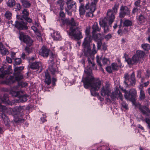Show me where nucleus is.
Segmentation results:
<instances>
[{"label": "nucleus", "mask_w": 150, "mask_h": 150, "mask_svg": "<svg viewBox=\"0 0 150 150\" xmlns=\"http://www.w3.org/2000/svg\"><path fill=\"white\" fill-rule=\"evenodd\" d=\"M65 10L67 12V13L69 16H71L72 13L71 12V11H69L70 10L69 9H67V8H65Z\"/></svg>", "instance_id": "e2e57ef3"}, {"label": "nucleus", "mask_w": 150, "mask_h": 150, "mask_svg": "<svg viewBox=\"0 0 150 150\" xmlns=\"http://www.w3.org/2000/svg\"><path fill=\"white\" fill-rule=\"evenodd\" d=\"M26 25V23L25 22L22 18L19 21H16L15 24V27L19 30L27 29L28 27Z\"/></svg>", "instance_id": "9d476101"}, {"label": "nucleus", "mask_w": 150, "mask_h": 150, "mask_svg": "<svg viewBox=\"0 0 150 150\" xmlns=\"http://www.w3.org/2000/svg\"><path fill=\"white\" fill-rule=\"evenodd\" d=\"M145 98V95L144 91H140L139 99L140 100H144Z\"/></svg>", "instance_id": "4c0bfd02"}, {"label": "nucleus", "mask_w": 150, "mask_h": 150, "mask_svg": "<svg viewBox=\"0 0 150 150\" xmlns=\"http://www.w3.org/2000/svg\"><path fill=\"white\" fill-rule=\"evenodd\" d=\"M82 81L86 88L91 87V92L92 95L93 96H98V94L97 91L103 86L100 80L94 79L92 76L89 75L84 79H83Z\"/></svg>", "instance_id": "f03ea898"}, {"label": "nucleus", "mask_w": 150, "mask_h": 150, "mask_svg": "<svg viewBox=\"0 0 150 150\" xmlns=\"http://www.w3.org/2000/svg\"><path fill=\"white\" fill-rule=\"evenodd\" d=\"M2 118L3 119L4 123L7 127L10 126V122L8 117L6 116L5 114H1Z\"/></svg>", "instance_id": "412c9836"}, {"label": "nucleus", "mask_w": 150, "mask_h": 150, "mask_svg": "<svg viewBox=\"0 0 150 150\" xmlns=\"http://www.w3.org/2000/svg\"><path fill=\"white\" fill-rule=\"evenodd\" d=\"M111 89L110 84L106 82L105 86H103L100 89L101 95L103 96H108L111 94Z\"/></svg>", "instance_id": "6e6552de"}, {"label": "nucleus", "mask_w": 150, "mask_h": 150, "mask_svg": "<svg viewBox=\"0 0 150 150\" xmlns=\"http://www.w3.org/2000/svg\"><path fill=\"white\" fill-rule=\"evenodd\" d=\"M22 14L23 15L22 16V19H23L27 17L28 15V13L27 10L24 9L22 11Z\"/></svg>", "instance_id": "79ce46f5"}, {"label": "nucleus", "mask_w": 150, "mask_h": 150, "mask_svg": "<svg viewBox=\"0 0 150 150\" xmlns=\"http://www.w3.org/2000/svg\"><path fill=\"white\" fill-rule=\"evenodd\" d=\"M144 87V86L143 85L141 84L139 85V89L140 90V91H144L143 90V88Z\"/></svg>", "instance_id": "680f3d73"}, {"label": "nucleus", "mask_w": 150, "mask_h": 150, "mask_svg": "<svg viewBox=\"0 0 150 150\" xmlns=\"http://www.w3.org/2000/svg\"><path fill=\"white\" fill-rule=\"evenodd\" d=\"M6 60L7 62L9 63H11L12 62V59L9 57H6Z\"/></svg>", "instance_id": "052dcab7"}, {"label": "nucleus", "mask_w": 150, "mask_h": 150, "mask_svg": "<svg viewBox=\"0 0 150 150\" xmlns=\"http://www.w3.org/2000/svg\"><path fill=\"white\" fill-rule=\"evenodd\" d=\"M108 21L109 25H111L115 19V14L113 11L109 10L107 12V16L106 17Z\"/></svg>", "instance_id": "ddd939ff"}, {"label": "nucleus", "mask_w": 150, "mask_h": 150, "mask_svg": "<svg viewBox=\"0 0 150 150\" xmlns=\"http://www.w3.org/2000/svg\"><path fill=\"white\" fill-rule=\"evenodd\" d=\"M50 59L48 62L49 64V69L52 74L54 75L57 71L56 69L53 67V65H54V59L56 57V56L53 54L52 52L50 53Z\"/></svg>", "instance_id": "0eeeda50"}, {"label": "nucleus", "mask_w": 150, "mask_h": 150, "mask_svg": "<svg viewBox=\"0 0 150 150\" xmlns=\"http://www.w3.org/2000/svg\"><path fill=\"white\" fill-rule=\"evenodd\" d=\"M4 70L3 68L2 67L0 68V77L1 78H3L5 75L11 73L10 69L5 71Z\"/></svg>", "instance_id": "4be33fe9"}, {"label": "nucleus", "mask_w": 150, "mask_h": 150, "mask_svg": "<svg viewBox=\"0 0 150 150\" xmlns=\"http://www.w3.org/2000/svg\"><path fill=\"white\" fill-rule=\"evenodd\" d=\"M96 62L98 65L100 66V69L103 70V69L101 67L102 64L101 63V58L99 56H97L96 57Z\"/></svg>", "instance_id": "c9c22d12"}, {"label": "nucleus", "mask_w": 150, "mask_h": 150, "mask_svg": "<svg viewBox=\"0 0 150 150\" xmlns=\"http://www.w3.org/2000/svg\"><path fill=\"white\" fill-rule=\"evenodd\" d=\"M59 14L60 16L62 17H64L65 16V14L62 11L60 12Z\"/></svg>", "instance_id": "69168bd1"}, {"label": "nucleus", "mask_w": 150, "mask_h": 150, "mask_svg": "<svg viewBox=\"0 0 150 150\" xmlns=\"http://www.w3.org/2000/svg\"><path fill=\"white\" fill-rule=\"evenodd\" d=\"M2 101L3 103H5L8 100V98L7 96H4L3 98H2L1 100Z\"/></svg>", "instance_id": "bf43d9fd"}, {"label": "nucleus", "mask_w": 150, "mask_h": 150, "mask_svg": "<svg viewBox=\"0 0 150 150\" xmlns=\"http://www.w3.org/2000/svg\"><path fill=\"white\" fill-rule=\"evenodd\" d=\"M134 61L135 64L138 63L139 60V58L138 57V56L136 54L134 55L132 57Z\"/></svg>", "instance_id": "c03bdc74"}, {"label": "nucleus", "mask_w": 150, "mask_h": 150, "mask_svg": "<svg viewBox=\"0 0 150 150\" xmlns=\"http://www.w3.org/2000/svg\"><path fill=\"white\" fill-rule=\"evenodd\" d=\"M132 21L128 19H125L123 23V26L128 27L132 26Z\"/></svg>", "instance_id": "cd10ccee"}, {"label": "nucleus", "mask_w": 150, "mask_h": 150, "mask_svg": "<svg viewBox=\"0 0 150 150\" xmlns=\"http://www.w3.org/2000/svg\"><path fill=\"white\" fill-rule=\"evenodd\" d=\"M31 28L35 32L37 31V30H38V29L37 28L34 26H31Z\"/></svg>", "instance_id": "0e129e2a"}, {"label": "nucleus", "mask_w": 150, "mask_h": 150, "mask_svg": "<svg viewBox=\"0 0 150 150\" xmlns=\"http://www.w3.org/2000/svg\"><path fill=\"white\" fill-rule=\"evenodd\" d=\"M112 100H114L115 98L119 99L122 100L123 96L118 88H116L115 90L112 93V95L110 96Z\"/></svg>", "instance_id": "9b49d317"}, {"label": "nucleus", "mask_w": 150, "mask_h": 150, "mask_svg": "<svg viewBox=\"0 0 150 150\" xmlns=\"http://www.w3.org/2000/svg\"><path fill=\"white\" fill-rule=\"evenodd\" d=\"M24 67L23 66L16 67L14 70V76H11L7 80L6 82L8 83H13L15 81H18L23 78V76L21 74V72L22 70L24 69Z\"/></svg>", "instance_id": "20e7f679"}, {"label": "nucleus", "mask_w": 150, "mask_h": 150, "mask_svg": "<svg viewBox=\"0 0 150 150\" xmlns=\"http://www.w3.org/2000/svg\"><path fill=\"white\" fill-rule=\"evenodd\" d=\"M29 96L26 94L21 95L19 96V102H23L26 101L27 100V98L29 97Z\"/></svg>", "instance_id": "c85d7f7f"}, {"label": "nucleus", "mask_w": 150, "mask_h": 150, "mask_svg": "<svg viewBox=\"0 0 150 150\" xmlns=\"http://www.w3.org/2000/svg\"><path fill=\"white\" fill-rule=\"evenodd\" d=\"M21 2L23 6L25 8H28L30 6L31 4L29 1H27L22 0Z\"/></svg>", "instance_id": "2f4dec72"}, {"label": "nucleus", "mask_w": 150, "mask_h": 150, "mask_svg": "<svg viewBox=\"0 0 150 150\" xmlns=\"http://www.w3.org/2000/svg\"><path fill=\"white\" fill-rule=\"evenodd\" d=\"M66 4L67 5V6L66 8H67V9L71 10L74 11H75L76 10V3L75 2H72L69 3L66 2Z\"/></svg>", "instance_id": "f3484780"}, {"label": "nucleus", "mask_w": 150, "mask_h": 150, "mask_svg": "<svg viewBox=\"0 0 150 150\" xmlns=\"http://www.w3.org/2000/svg\"><path fill=\"white\" fill-rule=\"evenodd\" d=\"M17 88V87H14L12 91L11 92V94L13 96L16 97L18 96L20 94V93L21 92V91H19L16 90Z\"/></svg>", "instance_id": "bb28decb"}, {"label": "nucleus", "mask_w": 150, "mask_h": 150, "mask_svg": "<svg viewBox=\"0 0 150 150\" xmlns=\"http://www.w3.org/2000/svg\"><path fill=\"white\" fill-rule=\"evenodd\" d=\"M129 76V75L128 74H125L124 78L125 80L124 81V83L126 87H128V84H130L133 86L135 85L136 82L134 72H133L132 73L130 78L128 79Z\"/></svg>", "instance_id": "423d86ee"}, {"label": "nucleus", "mask_w": 150, "mask_h": 150, "mask_svg": "<svg viewBox=\"0 0 150 150\" xmlns=\"http://www.w3.org/2000/svg\"><path fill=\"white\" fill-rule=\"evenodd\" d=\"M86 37L85 38L82 43L85 54L87 57L88 66L86 68L84 71L88 75H90L91 73L92 70L94 69L95 64L93 62L94 57L91 54V50L90 43L92 41V37L89 35L90 28H87L85 31Z\"/></svg>", "instance_id": "f257e3e1"}, {"label": "nucleus", "mask_w": 150, "mask_h": 150, "mask_svg": "<svg viewBox=\"0 0 150 150\" xmlns=\"http://www.w3.org/2000/svg\"><path fill=\"white\" fill-rule=\"evenodd\" d=\"M108 20L106 17L103 18L101 19L99 21V24L101 26H104L107 25Z\"/></svg>", "instance_id": "a878e982"}, {"label": "nucleus", "mask_w": 150, "mask_h": 150, "mask_svg": "<svg viewBox=\"0 0 150 150\" xmlns=\"http://www.w3.org/2000/svg\"><path fill=\"white\" fill-rule=\"evenodd\" d=\"M110 25V26L107 25H105L104 26H102L104 28V32L105 33H107L109 32L110 28L111 27V26Z\"/></svg>", "instance_id": "a19ab883"}, {"label": "nucleus", "mask_w": 150, "mask_h": 150, "mask_svg": "<svg viewBox=\"0 0 150 150\" xmlns=\"http://www.w3.org/2000/svg\"><path fill=\"white\" fill-rule=\"evenodd\" d=\"M50 50L46 47L43 46L40 50L39 53L42 56L44 57H48Z\"/></svg>", "instance_id": "2eb2a0df"}, {"label": "nucleus", "mask_w": 150, "mask_h": 150, "mask_svg": "<svg viewBox=\"0 0 150 150\" xmlns=\"http://www.w3.org/2000/svg\"><path fill=\"white\" fill-rule=\"evenodd\" d=\"M93 36L95 40L96 41H102L103 39V35L100 33L97 34L95 35H94V36Z\"/></svg>", "instance_id": "b1692460"}, {"label": "nucleus", "mask_w": 150, "mask_h": 150, "mask_svg": "<svg viewBox=\"0 0 150 150\" xmlns=\"http://www.w3.org/2000/svg\"><path fill=\"white\" fill-rule=\"evenodd\" d=\"M0 51L1 53L3 55H6L8 54V50L3 46L1 42H0Z\"/></svg>", "instance_id": "5701e85b"}, {"label": "nucleus", "mask_w": 150, "mask_h": 150, "mask_svg": "<svg viewBox=\"0 0 150 150\" xmlns=\"http://www.w3.org/2000/svg\"><path fill=\"white\" fill-rule=\"evenodd\" d=\"M98 0H91V4L89 5V3L88 2L86 4L85 8L86 9H90L91 11L94 12L96 10V5Z\"/></svg>", "instance_id": "f8f14e48"}, {"label": "nucleus", "mask_w": 150, "mask_h": 150, "mask_svg": "<svg viewBox=\"0 0 150 150\" xmlns=\"http://www.w3.org/2000/svg\"><path fill=\"white\" fill-rule=\"evenodd\" d=\"M109 61V59L105 58H103L102 59V62L103 64L105 65L107 64Z\"/></svg>", "instance_id": "de8ad7c7"}, {"label": "nucleus", "mask_w": 150, "mask_h": 150, "mask_svg": "<svg viewBox=\"0 0 150 150\" xmlns=\"http://www.w3.org/2000/svg\"><path fill=\"white\" fill-rule=\"evenodd\" d=\"M19 38L20 40L26 43L28 46H30L33 42V41L28 35H25L22 32H20Z\"/></svg>", "instance_id": "1a4fd4ad"}, {"label": "nucleus", "mask_w": 150, "mask_h": 150, "mask_svg": "<svg viewBox=\"0 0 150 150\" xmlns=\"http://www.w3.org/2000/svg\"><path fill=\"white\" fill-rule=\"evenodd\" d=\"M35 33H36V34L40 38L41 34L40 33V32L38 30H37V31L35 32Z\"/></svg>", "instance_id": "338daca9"}, {"label": "nucleus", "mask_w": 150, "mask_h": 150, "mask_svg": "<svg viewBox=\"0 0 150 150\" xmlns=\"http://www.w3.org/2000/svg\"><path fill=\"white\" fill-rule=\"evenodd\" d=\"M7 5L10 7H13L15 5V0H8L7 2Z\"/></svg>", "instance_id": "f704fd0d"}, {"label": "nucleus", "mask_w": 150, "mask_h": 150, "mask_svg": "<svg viewBox=\"0 0 150 150\" xmlns=\"http://www.w3.org/2000/svg\"><path fill=\"white\" fill-rule=\"evenodd\" d=\"M136 54L137 55L139 58H141L144 57L145 55V53L142 51L137 50L136 51Z\"/></svg>", "instance_id": "473e14b6"}, {"label": "nucleus", "mask_w": 150, "mask_h": 150, "mask_svg": "<svg viewBox=\"0 0 150 150\" xmlns=\"http://www.w3.org/2000/svg\"><path fill=\"white\" fill-rule=\"evenodd\" d=\"M120 17L123 18L126 15L128 14L130 12V11L126 6H122L120 9Z\"/></svg>", "instance_id": "4468645a"}, {"label": "nucleus", "mask_w": 150, "mask_h": 150, "mask_svg": "<svg viewBox=\"0 0 150 150\" xmlns=\"http://www.w3.org/2000/svg\"><path fill=\"white\" fill-rule=\"evenodd\" d=\"M106 71L109 73H111L112 72V70L111 67V66H107L106 68Z\"/></svg>", "instance_id": "603ef678"}, {"label": "nucleus", "mask_w": 150, "mask_h": 150, "mask_svg": "<svg viewBox=\"0 0 150 150\" xmlns=\"http://www.w3.org/2000/svg\"><path fill=\"white\" fill-rule=\"evenodd\" d=\"M90 10L91 11L87 13L86 14V16L88 17H93V12L91 11L90 9Z\"/></svg>", "instance_id": "6e6d98bb"}, {"label": "nucleus", "mask_w": 150, "mask_h": 150, "mask_svg": "<svg viewBox=\"0 0 150 150\" xmlns=\"http://www.w3.org/2000/svg\"><path fill=\"white\" fill-rule=\"evenodd\" d=\"M25 50L26 52L28 53V54L31 53L32 52V50L31 48L30 47H25Z\"/></svg>", "instance_id": "09e8293b"}, {"label": "nucleus", "mask_w": 150, "mask_h": 150, "mask_svg": "<svg viewBox=\"0 0 150 150\" xmlns=\"http://www.w3.org/2000/svg\"><path fill=\"white\" fill-rule=\"evenodd\" d=\"M122 106L126 109H127V105L124 102L122 103Z\"/></svg>", "instance_id": "13d9d810"}, {"label": "nucleus", "mask_w": 150, "mask_h": 150, "mask_svg": "<svg viewBox=\"0 0 150 150\" xmlns=\"http://www.w3.org/2000/svg\"><path fill=\"white\" fill-rule=\"evenodd\" d=\"M92 28L93 29L92 32L93 36H94L96 32H99L100 30V28L98 27V23L96 22L94 23L92 26Z\"/></svg>", "instance_id": "aec40b11"}, {"label": "nucleus", "mask_w": 150, "mask_h": 150, "mask_svg": "<svg viewBox=\"0 0 150 150\" xmlns=\"http://www.w3.org/2000/svg\"><path fill=\"white\" fill-rule=\"evenodd\" d=\"M142 48L145 50H148L150 49V46L147 44H143L142 45Z\"/></svg>", "instance_id": "ea45409f"}, {"label": "nucleus", "mask_w": 150, "mask_h": 150, "mask_svg": "<svg viewBox=\"0 0 150 150\" xmlns=\"http://www.w3.org/2000/svg\"><path fill=\"white\" fill-rule=\"evenodd\" d=\"M129 93H128L126 90H124V92L125 93L124 96L125 99L132 101L133 102L134 101L137 96V91L134 89H132L130 90Z\"/></svg>", "instance_id": "39448f33"}, {"label": "nucleus", "mask_w": 150, "mask_h": 150, "mask_svg": "<svg viewBox=\"0 0 150 150\" xmlns=\"http://www.w3.org/2000/svg\"><path fill=\"white\" fill-rule=\"evenodd\" d=\"M146 18L143 15H140L139 17V21L140 23H142L145 21Z\"/></svg>", "instance_id": "58836bf2"}, {"label": "nucleus", "mask_w": 150, "mask_h": 150, "mask_svg": "<svg viewBox=\"0 0 150 150\" xmlns=\"http://www.w3.org/2000/svg\"><path fill=\"white\" fill-rule=\"evenodd\" d=\"M122 65L117 64L115 63H113L111 64L112 69L114 71H116L118 69L119 67H121Z\"/></svg>", "instance_id": "c756f323"}, {"label": "nucleus", "mask_w": 150, "mask_h": 150, "mask_svg": "<svg viewBox=\"0 0 150 150\" xmlns=\"http://www.w3.org/2000/svg\"><path fill=\"white\" fill-rule=\"evenodd\" d=\"M28 85V83L25 82H22L19 83V86L21 87L26 86Z\"/></svg>", "instance_id": "a18cd8bd"}, {"label": "nucleus", "mask_w": 150, "mask_h": 150, "mask_svg": "<svg viewBox=\"0 0 150 150\" xmlns=\"http://www.w3.org/2000/svg\"><path fill=\"white\" fill-rule=\"evenodd\" d=\"M30 67L33 69H41L42 68V65L40 62H35L32 63L30 65Z\"/></svg>", "instance_id": "6ab92c4d"}, {"label": "nucleus", "mask_w": 150, "mask_h": 150, "mask_svg": "<svg viewBox=\"0 0 150 150\" xmlns=\"http://www.w3.org/2000/svg\"><path fill=\"white\" fill-rule=\"evenodd\" d=\"M15 64H20L21 62V59L20 58H16L15 60Z\"/></svg>", "instance_id": "49530a36"}, {"label": "nucleus", "mask_w": 150, "mask_h": 150, "mask_svg": "<svg viewBox=\"0 0 150 150\" xmlns=\"http://www.w3.org/2000/svg\"><path fill=\"white\" fill-rule=\"evenodd\" d=\"M4 15L6 18L8 20L11 19L12 16V14L10 11H6Z\"/></svg>", "instance_id": "72a5a7b5"}, {"label": "nucleus", "mask_w": 150, "mask_h": 150, "mask_svg": "<svg viewBox=\"0 0 150 150\" xmlns=\"http://www.w3.org/2000/svg\"><path fill=\"white\" fill-rule=\"evenodd\" d=\"M118 7L119 5L118 4H116L114 5V7L113 8V9L115 12V11L118 9Z\"/></svg>", "instance_id": "4d7b16f0"}, {"label": "nucleus", "mask_w": 150, "mask_h": 150, "mask_svg": "<svg viewBox=\"0 0 150 150\" xmlns=\"http://www.w3.org/2000/svg\"><path fill=\"white\" fill-rule=\"evenodd\" d=\"M145 121L146 122L148 125H150V119L148 118H146L145 119Z\"/></svg>", "instance_id": "774afa93"}, {"label": "nucleus", "mask_w": 150, "mask_h": 150, "mask_svg": "<svg viewBox=\"0 0 150 150\" xmlns=\"http://www.w3.org/2000/svg\"><path fill=\"white\" fill-rule=\"evenodd\" d=\"M112 37V35L110 34H108L106 35L104 37V38L107 40H108L110 39Z\"/></svg>", "instance_id": "5fc2aeb1"}, {"label": "nucleus", "mask_w": 150, "mask_h": 150, "mask_svg": "<svg viewBox=\"0 0 150 150\" xmlns=\"http://www.w3.org/2000/svg\"><path fill=\"white\" fill-rule=\"evenodd\" d=\"M15 6L16 8V10L15 11H18L20 10L21 8V6L19 4H15Z\"/></svg>", "instance_id": "3c124183"}, {"label": "nucleus", "mask_w": 150, "mask_h": 150, "mask_svg": "<svg viewBox=\"0 0 150 150\" xmlns=\"http://www.w3.org/2000/svg\"><path fill=\"white\" fill-rule=\"evenodd\" d=\"M45 82L48 85L50 84L51 83V80L49 74L47 71L45 72Z\"/></svg>", "instance_id": "393cba45"}, {"label": "nucleus", "mask_w": 150, "mask_h": 150, "mask_svg": "<svg viewBox=\"0 0 150 150\" xmlns=\"http://www.w3.org/2000/svg\"><path fill=\"white\" fill-rule=\"evenodd\" d=\"M51 35L54 40H57L61 39L60 34L57 31L52 30V32L51 33Z\"/></svg>", "instance_id": "a211bd4d"}, {"label": "nucleus", "mask_w": 150, "mask_h": 150, "mask_svg": "<svg viewBox=\"0 0 150 150\" xmlns=\"http://www.w3.org/2000/svg\"><path fill=\"white\" fill-rule=\"evenodd\" d=\"M83 5L81 4L79 8V12L80 15L82 16L85 14V11Z\"/></svg>", "instance_id": "7c9ffc66"}, {"label": "nucleus", "mask_w": 150, "mask_h": 150, "mask_svg": "<svg viewBox=\"0 0 150 150\" xmlns=\"http://www.w3.org/2000/svg\"><path fill=\"white\" fill-rule=\"evenodd\" d=\"M23 19V21H24L26 23V24L27 23L26 21H27L29 23H31L32 22V21L31 19L27 17H26L25 18Z\"/></svg>", "instance_id": "8fccbe9b"}, {"label": "nucleus", "mask_w": 150, "mask_h": 150, "mask_svg": "<svg viewBox=\"0 0 150 150\" xmlns=\"http://www.w3.org/2000/svg\"><path fill=\"white\" fill-rule=\"evenodd\" d=\"M57 3L59 4L60 9L62 10L64 8V6L65 4V1L64 0H59L57 2Z\"/></svg>", "instance_id": "e433bc0d"}, {"label": "nucleus", "mask_w": 150, "mask_h": 150, "mask_svg": "<svg viewBox=\"0 0 150 150\" xmlns=\"http://www.w3.org/2000/svg\"><path fill=\"white\" fill-rule=\"evenodd\" d=\"M63 23L70 25V32L69 33V35L71 36L72 38L77 40L83 38L81 32V29L78 26V24L75 22L73 18H72L70 21L66 19L64 20Z\"/></svg>", "instance_id": "7ed1b4c3"}, {"label": "nucleus", "mask_w": 150, "mask_h": 150, "mask_svg": "<svg viewBox=\"0 0 150 150\" xmlns=\"http://www.w3.org/2000/svg\"><path fill=\"white\" fill-rule=\"evenodd\" d=\"M125 60L127 62V63L129 65H132L135 64L134 62V60L132 58V59L128 58L127 59H126V58Z\"/></svg>", "instance_id": "37998d69"}, {"label": "nucleus", "mask_w": 150, "mask_h": 150, "mask_svg": "<svg viewBox=\"0 0 150 150\" xmlns=\"http://www.w3.org/2000/svg\"><path fill=\"white\" fill-rule=\"evenodd\" d=\"M139 109L140 112L144 115L149 116L150 115V111L148 108L146 106H140Z\"/></svg>", "instance_id": "dca6fc26"}, {"label": "nucleus", "mask_w": 150, "mask_h": 150, "mask_svg": "<svg viewBox=\"0 0 150 150\" xmlns=\"http://www.w3.org/2000/svg\"><path fill=\"white\" fill-rule=\"evenodd\" d=\"M102 41H99L97 42V47L98 49H99L100 48L102 45V43L101 42Z\"/></svg>", "instance_id": "864d4df0"}]
</instances>
